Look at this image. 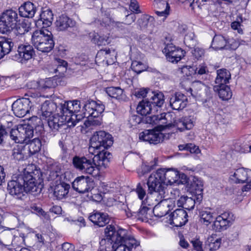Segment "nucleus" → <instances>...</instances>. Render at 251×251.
Listing matches in <instances>:
<instances>
[{
    "instance_id": "nucleus-1",
    "label": "nucleus",
    "mask_w": 251,
    "mask_h": 251,
    "mask_svg": "<svg viewBox=\"0 0 251 251\" xmlns=\"http://www.w3.org/2000/svg\"><path fill=\"white\" fill-rule=\"evenodd\" d=\"M178 172L173 169L161 168L151 173L148 178V193L154 194L159 199L166 197V186L176 183Z\"/></svg>"
},
{
    "instance_id": "nucleus-2",
    "label": "nucleus",
    "mask_w": 251,
    "mask_h": 251,
    "mask_svg": "<svg viewBox=\"0 0 251 251\" xmlns=\"http://www.w3.org/2000/svg\"><path fill=\"white\" fill-rule=\"evenodd\" d=\"M104 233L112 241V251H134L140 246V242L134 237L127 235V231L124 228L108 225Z\"/></svg>"
},
{
    "instance_id": "nucleus-3",
    "label": "nucleus",
    "mask_w": 251,
    "mask_h": 251,
    "mask_svg": "<svg viewBox=\"0 0 251 251\" xmlns=\"http://www.w3.org/2000/svg\"><path fill=\"white\" fill-rule=\"evenodd\" d=\"M108 159L104 153L96 154L91 159L85 156L75 155L72 159L73 166L77 170L89 175H93L96 169L105 168L108 165Z\"/></svg>"
},
{
    "instance_id": "nucleus-4",
    "label": "nucleus",
    "mask_w": 251,
    "mask_h": 251,
    "mask_svg": "<svg viewBox=\"0 0 251 251\" xmlns=\"http://www.w3.org/2000/svg\"><path fill=\"white\" fill-rule=\"evenodd\" d=\"M81 102L79 100L64 101L57 105L55 113L61 118L65 119L67 126H75L77 123L82 120L80 115Z\"/></svg>"
},
{
    "instance_id": "nucleus-5",
    "label": "nucleus",
    "mask_w": 251,
    "mask_h": 251,
    "mask_svg": "<svg viewBox=\"0 0 251 251\" xmlns=\"http://www.w3.org/2000/svg\"><path fill=\"white\" fill-rule=\"evenodd\" d=\"M113 143V137L111 134L104 131L96 132L90 140V146L89 152L90 153L99 154L100 153H104L105 157L108 159V163L111 157L110 152L105 151V149L110 147Z\"/></svg>"
},
{
    "instance_id": "nucleus-6",
    "label": "nucleus",
    "mask_w": 251,
    "mask_h": 251,
    "mask_svg": "<svg viewBox=\"0 0 251 251\" xmlns=\"http://www.w3.org/2000/svg\"><path fill=\"white\" fill-rule=\"evenodd\" d=\"M18 180L24 187V191L32 195L36 196L41 193L43 188V180L39 175L30 171L29 168L24 169L23 173L18 176Z\"/></svg>"
},
{
    "instance_id": "nucleus-7",
    "label": "nucleus",
    "mask_w": 251,
    "mask_h": 251,
    "mask_svg": "<svg viewBox=\"0 0 251 251\" xmlns=\"http://www.w3.org/2000/svg\"><path fill=\"white\" fill-rule=\"evenodd\" d=\"M31 42L38 50L49 52L54 47V43L51 33L48 30H36L32 35Z\"/></svg>"
},
{
    "instance_id": "nucleus-8",
    "label": "nucleus",
    "mask_w": 251,
    "mask_h": 251,
    "mask_svg": "<svg viewBox=\"0 0 251 251\" xmlns=\"http://www.w3.org/2000/svg\"><path fill=\"white\" fill-rule=\"evenodd\" d=\"M19 17L16 11L9 9L4 11L0 16V32L7 34L16 26Z\"/></svg>"
},
{
    "instance_id": "nucleus-9",
    "label": "nucleus",
    "mask_w": 251,
    "mask_h": 251,
    "mask_svg": "<svg viewBox=\"0 0 251 251\" xmlns=\"http://www.w3.org/2000/svg\"><path fill=\"white\" fill-rule=\"evenodd\" d=\"M33 136V127L26 125H20L16 129L10 130V136L16 143H27L28 139Z\"/></svg>"
},
{
    "instance_id": "nucleus-10",
    "label": "nucleus",
    "mask_w": 251,
    "mask_h": 251,
    "mask_svg": "<svg viewBox=\"0 0 251 251\" xmlns=\"http://www.w3.org/2000/svg\"><path fill=\"white\" fill-rule=\"evenodd\" d=\"M104 105L101 101L98 102L95 100H88L84 105L82 109V114L80 115L84 118H89L90 117H98L100 116L104 111Z\"/></svg>"
},
{
    "instance_id": "nucleus-11",
    "label": "nucleus",
    "mask_w": 251,
    "mask_h": 251,
    "mask_svg": "<svg viewBox=\"0 0 251 251\" xmlns=\"http://www.w3.org/2000/svg\"><path fill=\"white\" fill-rule=\"evenodd\" d=\"M57 108V104L52 101L49 100H46L41 105V118H39L37 117H33L31 118V121L32 122H35L33 123V125L35 128L37 127H42V122L41 118L43 119H47L48 118L51 117L53 114V112L56 111Z\"/></svg>"
},
{
    "instance_id": "nucleus-12",
    "label": "nucleus",
    "mask_w": 251,
    "mask_h": 251,
    "mask_svg": "<svg viewBox=\"0 0 251 251\" xmlns=\"http://www.w3.org/2000/svg\"><path fill=\"white\" fill-rule=\"evenodd\" d=\"M151 195L157 197L156 200L160 201V202L154 206L153 209V212L156 217H162L166 215L175 206V201H174V198L159 199L157 196H155L154 194Z\"/></svg>"
},
{
    "instance_id": "nucleus-13",
    "label": "nucleus",
    "mask_w": 251,
    "mask_h": 251,
    "mask_svg": "<svg viewBox=\"0 0 251 251\" xmlns=\"http://www.w3.org/2000/svg\"><path fill=\"white\" fill-rule=\"evenodd\" d=\"M231 178L236 183H247L242 187L243 191H249L251 189V170L244 168L237 169Z\"/></svg>"
},
{
    "instance_id": "nucleus-14",
    "label": "nucleus",
    "mask_w": 251,
    "mask_h": 251,
    "mask_svg": "<svg viewBox=\"0 0 251 251\" xmlns=\"http://www.w3.org/2000/svg\"><path fill=\"white\" fill-rule=\"evenodd\" d=\"M94 182L88 176H81L76 177L72 183L73 189L79 193L91 191L94 188Z\"/></svg>"
},
{
    "instance_id": "nucleus-15",
    "label": "nucleus",
    "mask_w": 251,
    "mask_h": 251,
    "mask_svg": "<svg viewBox=\"0 0 251 251\" xmlns=\"http://www.w3.org/2000/svg\"><path fill=\"white\" fill-rule=\"evenodd\" d=\"M194 126L193 118L190 116L182 117L174 120V123H169L166 125H161L158 126L160 131L167 128L176 127L177 129L182 132L185 130H190Z\"/></svg>"
},
{
    "instance_id": "nucleus-16",
    "label": "nucleus",
    "mask_w": 251,
    "mask_h": 251,
    "mask_svg": "<svg viewBox=\"0 0 251 251\" xmlns=\"http://www.w3.org/2000/svg\"><path fill=\"white\" fill-rule=\"evenodd\" d=\"M167 59L172 63H177L184 56L185 52L173 44H168L163 50Z\"/></svg>"
},
{
    "instance_id": "nucleus-17",
    "label": "nucleus",
    "mask_w": 251,
    "mask_h": 251,
    "mask_svg": "<svg viewBox=\"0 0 251 251\" xmlns=\"http://www.w3.org/2000/svg\"><path fill=\"white\" fill-rule=\"evenodd\" d=\"M164 136L162 133L154 129L145 130L139 134L140 140L153 145H156L162 142Z\"/></svg>"
},
{
    "instance_id": "nucleus-18",
    "label": "nucleus",
    "mask_w": 251,
    "mask_h": 251,
    "mask_svg": "<svg viewBox=\"0 0 251 251\" xmlns=\"http://www.w3.org/2000/svg\"><path fill=\"white\" fill-rule=\"evenodd\" d=\"M233 220L232 213L225 212L216 217L213 225V229L219 232L225 230L231 224Z\"/></svg>"
},
{
    "instance_id": "nucleus-19",
    "label": "nucleus",
    "mask_w": 251,
    "mask_h": 251,
    "mask_svg": "<svg viewBox=\"0 0 251 251\" xmlns=\"http://www.w3.org/2000/svg\"><path fill=\"white\" fill-rule=\"evenodd\" d=\"M31 107L30 101L23 98L15 101L12 105L15 115L20 118L24 117L29 113Z\"/></svg>"
},
{
    "instance_id": "nucleus-20",
    "label": "nucleus",
    "mask_w": 251,
    "mask_h": 251,
    "mask_svg": "<svg viewBox=\"0 0 251 251\" xmlns=\"http://www.w3.org/2000/svg\"><path fill=\"white\" fill-rule=\"evenodd\" d=\"M18 55L17 59L22 64H25L27 61L31 59L35 55V51L33 47L29 44H21L18 46L17 50Z\"/></svg>"
},
{
    "instance_id": "nucleus-21",
    "label": "nucleus",
    "mask_w": 251,
    "mask_h": 251,
    "mask_svg": "<svg viewBox=\"0 0 251 251\" xmlns=\"http://www.w3.org/2000/svg\"><path fill=\"white\" fill-rule=\"evenodd\" d=\"M188 214L183 209H177L170 215V223L175 226L184 225L188 221Z\"/></svg>"
},
{
    "instance_id": "nucleus-22",
    "label": "nucleus",
    "mask_w": 251,
    "mask_h": 251,
    "mask_svg": "<svg viewBox=\"0 0 251 251\" xmlns=\"http://www.w3.org/2000/svg\"><path fill=\"white\" fill-rule=\"evenodd\" d=\"M186 96L180 92H176L170 98V105L172 109L179 110L185 108L187 104Z\"/></svg>"
},
{
    "instance_id": "nucleus-23",
    "label": "nucleus",
    "mask_w": 251,
    "mask_h": 251,
    "mask_svg": "<svg viewBox=\"0 0 251 251\" xmlns=\"http://www.w3.org/2000/svg\"><path fill=\"white\" fill-rule=\"evenodd\" d=\"M202 199L201 194L198 195L196 201L195 198H192L187 196H180V197L176 200V204L178 207H182L184 209L189 210L194 209L196 203H200Z\"/></svg>"
},
{
    "instance_id": "nucleus-24",
    "label": "nucleus",
    "mask_w": 251,
    "mask_h": 251,
    "mask_svg": "<svg viewBox=\"0 0 251 251\" xmlns=\"http://www.w3.org/2000/svg\"><path fill=\"white\" fill-rule=\"evenodd\" d=\"M155 203L151 201V204L149 203L148 200L146 202L143 201L139 211L138 213V219L143 222H147L151 218V210Z\"/></svg>"
},
{
    "instance_id": "nucleus-25",
    "label": "nucleus",
    "mask_w": 251,
    "mask_h": 251,
    "mask_svg": "<svg viewBox=\"0 0 251 251\" xmlns=\"http://www.w3.org/2000/svg\"><path fill=\"white\" fill-rule=\"evenodd\" d=\"M117 55L115 50L113 49H107L100 50L96 55V59L101 60L102 61H106L108 63H112Z\"/></svg>"
},
{
    "instance_id": "nucleus-26",
    "label": "nucleus",
    "mask_w": 251,
    "mask_h": 251,
    "mask_svg": "<svg viewBox=\"0 0 251 251\" xmlns=\"http://www.w3.org/2000/svg\"><path fill=\"white\" fill-rule=\"evenodd\" d=\"M53 19V15L51 9L47 7L43 8L37 24L40 25L42 23L43 27L49 26L51 25Z\"/></svg>"
},
{
    "instance_id": "nucleus-27",
    "label": "nucleus",
    "mask_w": 251,
    "mask_h": 251,
    "mask_svg": "<svg viewBox=\"0 0 251 251\" xmlns=\"http://www.w3.org/2000/svg\"><path fill=\"white\" fill-rule=\"evenodd\" d=\"M75 22L68 16L62 15L59 16L55 22L57 29L59 31H64L69 27L75 26Z\"/></svg>"
},
{
    "instance_id": "nucleus-28",
    "label": "nucleus",
    "mask_w": 251,
    "mask_h": 251,
    "mask_svg": "<svg viewBox=\"0 0 251 251\" xmlns=\"http://www.w3.org/2000/svg\"><path fill=\"white\" fill-rule=\"evenodd\" d=\"M89 219L94 225L100 227L104 226L109 221V218L107 214L98 212L92 213L89 217Z\"/></svg>"
},
{
    "instance_id": "nucleus-29",
    "label": "nucleus",
    "mask_w": 251,
    "mask_h": 251,
    "mask_svg": "<svg viewBox=\"0 0 251 251\" xmlns=\"http://www.w3.org/2000/svg\"><path fill=\"white\" fill-rule=\"evenodd\" d=\"M70 185L65 182H62L55 186L53 195L57 200H61L66 199L68 195Z\"/></svg>"
},
{
    "instance_id": "nucleus-30",
    "label": "nucleus",
    "mask_w": 251,
    "mask_h": 251,
    "mask_svg": "<svg viewBox=\"0 0 251 251\" xmlns=\"http://www.w3.org/2000/svg\"><path fill=\"white\" fill-rule=\"evenodd\" d=\"M137 24L141 30L149 29L152 30L155 26V20L152 16L148 15H142L138 19Z\"/></svg>"
},
{
    "instance_id": "nucleus-31",
    "label": "nucleus",
    "mask_w": 251,
    "mask_h": 251,
    "mask_svg": "<svg viewBox=\"0 0 251 251\" xmlns=\"http://www.w3.org/2000/svg\"><path fill=\"white\" fill-rule=\"evenodd\" d=\"M46 120L47 121L49 126L54 132L58 131L63 125L67 124L65 119L56 115L55 113L51 117L46 119Z\"/></svg>"
},
{
    "instance_id": "nucleus-32",
    "label": "nucleus",
    "mask_w": 251,
    "mask_h": 251,
    "mask_svg": "<svg viewBox=\"0 0 251 251\" xmlns=\"http://www.w3.org/2000/svg\"><path fill=\"white\" fill-rule=\"evenodd\" d=\"M19 10L21 16L30 18L34 16L36 11V7L32 2L27 1L21 5Z\"/></svg>"
},
{
    "instance_id": "nucleus-33",
    "label": "nucleus",
    "mask_w": 251,
    "mask_h": 251,
    "mask_svg": "<svg viewBox=\"0 0 251 251\" xmlns=\"http://www.w3.org/2000/svg\"><path fill=\"white\" fill-rule=\"evenodd\" d=\"M213 90L218 93L220 99L223 100H228L232 96L230 88L226 85H215Z\"/></svg>"
},
{
    "instance_id": "nucleus-34",
    "label": "nucleus",
    "mask_w": 251,
    "mask_h": 251,
    "mask_svg": "<svg viewBox=\"0 0 251 251\" xmlns=\"http://www.w3.org/2000/svg\"><path fill=\"white\" fill-rule=\"evenodd\" d=\"M13 46L11 39L0 37V59L11 51Z\"/></svg>"
},
{
    "instance_id": "nucleus-35",
    "label": "nucleus",
    "mask_w": 251,
    "mask_h": 251,
    "mask_svg": "<svg viewBox=\"0 0 251 251\" xmlns=\"http://www.w3.org/2000/svg\"><path fill=\"white\" fill-rule=\"evenodd\" d=\"M217 76L215 82L216 85H224L229 83L231 78L230 72L226 69H221L217 70Z\"/></svg>"
},
{
    "instance_id": "nucleus-36",
    "label": "nucleus",
    "mask_w": 251,
    "mask_h": 251,
    "mask_svg": "<svg viewBox=\"0 0 251 251\" xmlns=\"http://www.w3.org/2000/svg\"><path fill=\"white\" fill-rule=\"evenodd\" d=\"M151 95L150 100H148L150 103H151L154 111H157V107H161L164 103V95L161 92H153L151 91Z\"/></svg>"
},
{
    "instance_id": "nucleus-37",
    "label": "nucleus",
    "mask_w": 251,
    "mask_h": 251,
    "mask_svg": "<svg viewBox=\"0 0 251 251\" xmlns=\"http://www.w3.org/2000/svg\"><path fill=\"white\" fill-rule=\"evenodd\" d=\"M7 190L11 195L19 196L24 191V187L18 177L16 180H13L8 183Z\"/></svg>"
},
{
    "instance_id": "nucleus-38",
    "label": "nucleus",
    "mask_w": 251,
    "mask_h": 251,
    "mask_svg": "<svg viewBox=\"0 0 251 251\" xmlns=\"http://www.w3.org/2000/svg\"><path fill=\"white\" fill-rule=\"evenodd\" d=\"M136 110L138 113L143 116H146L154 112L151 103H150L149 101L147 100H144L139 102L137 106Z\"/></svg>"
},
{
    "instance_id": "nucleus-39",
    "label": "nucleus",
    "mask_w": 251,
    "mask_h": 251,
    "mask_svg": "<svg viewBox=\"0 0 251 251\" xmlns=\"http://www.w3.org/2000/svg\"><path fill=\"white\" fill-rule=\"evenodd\" d=\"M25 144L28 145V151L30 155L38 153L41 150L42 146L41 139L39 137L35 138L32 140L28 139L27 143Z\"/></svg>"
},
{
    "instance_id": "nucleus-40",
    "label": "nucleus",
    "mask_w": 251,
    "mask_h": 251,
    "mask_svg": "<svg viewBox=\"0 0 251 251\" xmlns=\"http://www.w3.org/2000/svg\"><path fill=\"white\" fill-rule=\"evenodd\" d=\"M228 40L221 35H215L213 38L211 47L215 50L226 49Z\"/></svg>"
},
{
    "instance_id": "nucleus-41",
    "label": "nucleus",
    "mask_w": 251,
    "mask_h": 251,
    "mask_svg": "<svg viewBox=\"0 0 251 251\" xmlns=\"http://www.w3.org/2000/svg\"><path fill=\"white\" fill-rule=\"evenodd\" d=\"M31 83L32 85L34 86V89L45 90L47 88H53L55 86V84L51 78L40 79L38 81H34Z\"/></svg>"
},
{
    "instance_id": "nucleus-42",
    "label": "nucleus",
    "mask_w": 251,
    "mask_h": 251,
    "mask_svg": "<svg viewBox=\"0 0 251 251\" xmlns=\"http://www.w3.org/2000/svg\"><path fill=\"white\" fill-rule=\"evenodd\" d=\"M221 242L222 239L218 238L216 234H213L207 238L205 245L208 247L210 251H215L219 249Z\"/></svg>"
},
{
    "instance_id": "nucleus-43",
    "label": "nucleus",
    "mask_w": 251,
    "mask_h": 251,
    "mask_svg": "<svg viewBox=\"0 0 251 251\" xmlns=\"http://www.w3.org/2000/svg\"><path fill=\"white\" fill-rule=\"evenodd\" d=\"M27 149L25 146L18 145L14 147L12 150V156L17 160H23L27 157Z\"/></svg>"
},
{
    "instance_id": "nucleus-44",
    "label": "nucleus",
    "mask_w": 251,
    "mask_h": 251,
    "mask_svg": "<svg viewBox=\"0 0 251 251\" xmlns=\"http://www.w3.org/2000/svg\"><path fill=\"white\" fill-rule=\"evenodd\" d=\"M91 41L98 46H105L110 43L109 37L107 36H100L95 32L89 34Z\"/></svg>"
},
{
    "instance_id": "nucleus-45",
    "label": "nucleus",
    "mask_w": 251,
    "mask_h": 251,
    "mask_svg": "<svg viewBox=\"0 0 251 251\" xmlns=\"http://www.w3.org/2000/svg\"><path fill=\"white\" fill-rule=\"evenodd\" d=\"M16 34L19 35H24L29 31L30 29V23L26 20L22 21L21 23L16 24Z\"/></svg>"
},
{
    "instance_id": "nucleus-46",
    "label": "nucleus",
    "mask_w": 251,
    "mask_h": 251,
    "mask_svg": "<svg viewBox=\"0 0 251 251\" xmlns=\"http://www.w3.org/2000/svg\"><path fill=\"white\" fill-rule=\"evenodd\" d=\"M156 4L157 8H160L161 6H162L165 9L162 10H155V13L158 16L166 18L169 14L170 6L168 3L166 1L158 0Z\"/></svg>"
},
{
    "instance_id": "nucleus-47",
    "label": "nucleus",
    "mask_w": 251,
    "mask_h": 251,
    "mask_svg": "<svg viewBox=\"0 0 251 251\" xmlns=\"http://www.w3.org/2000/svg\"><path fill=\"white\" fill-rule=\"evenodd\" d=\"M106 92L111 98L121 99L122 98L123 90L119 87H109L106 88Z\"/></svg>"
},
{
    "instance_id": "nucleus-48",
    "label": "nucleus",
    "mask_w": 251,
    "mask_h": 251,
    "mask_svg": "<svg viewBox=\"0 0 251 251\" xmlns=\"http://www.w3.org/2000/svg\"><path fill=\"white\" fill-rule=\"evenodd\" d=\"M184 43L189 48L195 47L198 42L195 34L192 32L187 33L185 36Z\"/></svg>"
},
{
    "instance_id": "nucleus-49",
    "label": "nucleus",
    "mask_w": 251,
    "mask_h": 251,
    "mask_svg": "<svg viewBox=\"0 0 251 251\" xmlns=\"http://www.w3.org/2000/svg\"><path fill=\"white\" fill-rule=\"evenodd\" d=\"M111 242V239L105 235V238L101 239L100 242V247L98 251H112Z\"/></svg>"
},
{
    "instance_id": "nucleus-50",
    "label": "nucleus",
    "mask_w": 251,
    "mask_h": 251,
    "mask_svg": "<svg viewBox=\"0 0 251 251\" xmlns=\"http://www.w3.org/2000/svg\"><path fill=\"white\" fill-rule=\"evenodd\" d=\"M201 222L207 226L210 224L213 220V213L210 211L202 210L200 212Z\"/></svg>"
},
{
    "instance_id": "nucleus-51",
    "label": "nucleus",
    "mask_w": 251,
    "mask_h": 251,
    "mask_svg": "<svg viewBox=\"0 0 251 251\" xmlns=\"http://www.w3.org/2000/svg\"><path fill=\"white\" fill-rule=\"evenodd\" d=\"M167 114L162 113L159 115H154L152 116L149 117V119L147 120V122L151 124H157L158 122H161L162 124H165L166 122L163 121H166V118L165 117Z\"/></svg>"
},
{
    "instance_id": "nucleus-52",
    "label": "nucleus",
    "mask_w": 251,
    "mask_h": 251,
    "mask_svg": "<svg viewBox=\"0 0 251 251\" xmlns=\"http://www.w3.org/2000/svg\"><path fill=\"white\" fill-rule=\"evenodd\" d=\"M192 86L194 89L199 88L201 90H204L205 92L207 98L210 99L212 98V91L210 88L205 85L201 81H197L194 82Z\"/></svg>"
},
{
    "instance_id": "nucleus-53",
    "label": "nucleus",
    "mask_w": 251,
    "mask_h": 251,
    "mask_svg": "<svg viewBox=\"0 0 251 251\" xmlns=\"http://www.w3.org/2000/svg\"><path fill=\"white\" fill-rule=\"evenodd\" d=\"M131 69L137 74H140L146 69V65L140 61H133L131 65Z\"/></svg>"
},
{
    "instance_id": "nucleus-54",
    "label": "nucleus",
    "mask_w": 251,
    "mask_h": 251,
    "mask_svg": "<svg viewBox=\"0 0 251 251\" xmlns=\"http://www.w3.org/2000/svg\"><path fill=\"white\" fill-rule=\"evenodd\" d=\"M153 169V165H150L146 164H142L140 168L137 170V173L139 176H142L148 174Z\"/></svg>"
},
{
    "instance_id": "nucleus-55",
    "label": "nucleus",
    "mask_w": 251,
    "mask_h": 251,
    "mask_svg": "<svg viewBox=\"0 0 251 251\" xmlns=\"http://www.w3.org/2000/svg\"><path fill=\"white\" fill-rule=\"evenodd\" d=\"M101 124V118L100 116L98 117H90L88 118V120L86 121L84 124L86 126H100Z\"/></svg>"
},
{
    "instance_id": "nucleus-56",
    "label": "nucleus",
    "mask_w": 251,
    "mask_h": 251,
    "mask_svg": "<svg viewBox=\"0 0 251 251\" xmlns=\"http://www.w3.org/2000/svg\"><path fill=\"white\" fill-rule=\"evenodd\" d=\"M194 49L192 50L191 52L193 56L197 59H200L202 58L205 53L204 49L201 48L197 47L193 48Z\"/></svg>"
},
{
    "instance_id": "nucleus-57",
    "label": "nucleus",
    "mask_w": 251,
    "mask_h": 251,
    "mask_svg": "<svg viewBox=\"0 0 251 251\" xmlns=\"http://www.w3.org/2000/svg\"><path fill=\"white\" fill-rule=\"evenodd\" d=\"M194 249L196 251H203L202 249V242L199 238H195L190 241Z\"/></svg>"
},
{
    "instance_id": "nucleus-58",
    "label": "nucleus",
    "mask_w": 251,
    "mask_h": 251,
    "mask_svg": "<svg viewBox=\"0 0 251 251\" xmlns=\"http://www.w3.org/2000/svg\"><path fill=\"white\" fill-rule=\"evenodd\" d=\"M67 62L64 60L59 59L58 65L54 70L55 73L58 72L59 74H63L67 70Z\"/></svg>"
},
{
    "instance_id": "nucleus-59",
    "label": "nucleus",
    "mask_w": 251,
    "mask_h": 251,
    "mask_svg": "<svg viewBox=\"0 0 251 251\" xmlns=\"http://www.w3.org/2000/svg\"><path fill=\"white\" fill-rule=\"evenodd\" d=\"M135 191L140 200H143L146 195L145 189L140 183L137 184Z\"/></svg>"
},
{
    "instance_id": "nucleus-60",
    "label": "nucleus",
    "mask_w": 251,
    "mask_h": 251,
    "mask_svg": "<svg viewBox=\"0 0 251 251\" xmlns=\"http://www.w3.org/2000/svg\"><path fill=\"white\" fill-rule=\"evenodd\" d=\"M195 72L196 74L200 75H202L204 74H208L209 73V71L205 64H201L197 67Z\"/></svg>"
},
{
    "instance_id": "nucleus-61",
    "label": "nucleus",
    "mask_w": 251,
    "mask_h": 251,
    "mask_svg": "<svg viewBox=\"0 0 251 251\" xmlns=\"http://www.w3.org/2000/svg\"><path fill=\"white\" fill-rule=\"evenodd\" d=\"M129 9L134 13L138 14L141 13L138 2L136 0H130Z\"/></svg>"
},
{
    "instance_id": "nucleus-62",
    "label": "nucleus",
    "mask_w": 251,
    "mask_h": 251,
    "mask_svg": "<svg viewBox=\"0 0 251 251\" xmlns=\"http://www.w3.org/2000/svg\"><path fill=\"white\" fill-rule=\"evenodd\" d=\"M148 91L147 88H140L135 91L134 95L138 98H144L147 96Z\"/></svg>"
},
{
    "instance_id": "nucleus-63",
    "label": "nucleus",
    "mask_w": 251,
    "mask_h": 251,
    "mask_svg": "<svg viewBox=\"0 0 251 251\" xmlns=\"http://www.w3.org/2000/svg\"><path fill=\"white\" fill-rule=\"evenodd\" d=\"M188 182V178L186 175L184 174H179L178 173V179L176 183L178 184H184Z\"/></svg>"
},
{
    "instance_id": "nucleus-64",
    "label": "nucleus",
    "mask_w": 251,
    "mask_h": 251,
    "mask_svg": "<svg viewBox=\"0 0 251 251\" xmlns=\"http://www.w3.org/2000/svg\"><path fill=\"white\" fill-rule=\"evenodd\" d=\"M228 41L229 43L227 44L226 50L230 49L235 50L239 47V44L235 40H231L230 41L228 40Z\"/></svg>"
}]
</instances>
